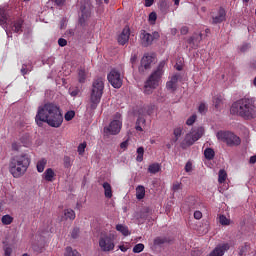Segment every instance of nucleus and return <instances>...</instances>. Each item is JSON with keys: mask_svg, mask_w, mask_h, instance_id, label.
I'll use <instances>...</instances> for the list:
<instances>
[{"mask_svg": "<svg viewBox=\"0 0 256 256\" xmlns=\"http://www.w3.org/2000/svg\"><path fill=\"white\" fill-rule=\"evenodd\" d=\"M171 33L172 35H177V28H172Z\"/></svg>", "mask_w": 256, "mask_h": 256, "instance_id": "e2e57ef3", "label": "nucleus"}, {"mask_svg": "<svg viewBox=\"0 0 256 256\" xmlns=\"http://www.w3.org/2000/svg\"><path fill=\"white\" fill-rule=\"evenodd\" d=\"M46 166H47V159L42 158V159L38 160V162L36 164V169H37L38 173H43L45 171Z\"/></svg>", "mask_w": 256, "mask_h": 256, "instance_id": "4be33fe9", "label": "nucleus"}, {"mask_svg": "<svg viewBox=\"0 0 256 256\" xmlns=\"http://www.w3.org/2000/svg\"><path fill=\"white\" fill-rule=\"evenodd\" d=\"M185 171H186V173H191V171H193V164L191 162L186 163Z\"/></svg>", "mask_w": 256, "mask_h": 256, "instance_id": "a18cd8bd", "label": "nucleus"}, {"mask_svg": "<svg viewBox=\"0 0 256 256\" xmlns=\"http://www.w3.org/2000/svg\"><path fill=\"white\" fill-rule=\"evenodd\" d=\"M13 248L9 245L4 246V256H11Z\"/></svg>", "mask_w": 256, "mask_h": 256, "instance_id": "58836bf2", "label": "nucleus"}, {"mask_svg": "<svg viewBox=\"0 0 256 256\" xmlns=\"http://www.w3.org/2000/svg\"><path fill=\"white\" fill-rule=\"evenodd\" d=\"M64 256H81L77 250H73L71 247H67Z\"/></svg>", "mask_w": 256, "mask_h": 256, "instance_id": "c85d7f7f", "label": "nucleus"}, {"mask_svg": "<svg viewBox=\"0 0 256 256\" xmlns=\"http://www.w3.org/2000/svg\"><path fill=\"white\" fill-rule=\"evenodd\" d=\"M155 245H163V243H165V239L158 237L154 240Z\"/></svg>", "mask_w": 256, "mask_h": 256, "instance_id": "09e8293b", "label": "nucleus"}, {"mask_svg": "<svg viewBox=\"0 0 256 256\" xmlns=\"http://www.w3.org/2000/svg\"><path fill=\"white\" fill-rule=\"evenodd\" d=\"M1 221L3 225H11L13 223V217L10 215H4Z\"/></svg>", "mask_w": 256, "mask_h": 256, "instance_id": "473e14b6", "label": "nucleus"}, {"mask_svg": "<svg viewBox=\"0 0 256 256\" xmlns=\"http://www.w3.org/2000/svg\"><path fill=\"white\" fill-rule=\"evenodd\" d=\"M149 21H150V23H155V21H157V13H155V12L150 13Z\"/></svg>", "mask_w": 256, "mask_h": 256, "instance_id": "c03bdc74", "label": "nucleus"}, {"mask_svg": "<svg viewBox=\"0 0 256 256\" xmlns=\"http://www.w3.org/2000/svg\"><path fill=\"white\" fill-rule=\"evenodd\" d=\"M81 17L79 19L81 25L87 21L88 17H91V8L89 6H82L81 8Z\"/></svg>", "mask_w": 256, "mask_h": 256, "instance_id": "dca6fc26", "label": "nucleus"}, {"mask_svg": "<svg viewBox=\"0 0 256 256\" xmlns=\"http://www.w3.org/2000/svg\"><path fill=\"white\" fill-rule=\"evenodd\" d=\"M73 117H75V111H68L65 114L64 119H65V121H71L73 119Z\"/></svg>", "mask_w": 256, "mask_h": 256, "instance_id": "4c0bfd02", "label": "nucleus"}, {"mask_svg": "<svg viewBox=\"0 0 256 256\" xmlns=\"http://www.w3.org/2000/svg\"><path fill=\"white\" fill-rule=\"evenodd\" d=\"M145 123V118H138L136 122V131H143V128L141 127Z\"/></svg>", "mask_w": 256, "mask_h": 256, "instance_id": "f704fd0d", "label": "nucleus"}, {"mask_svg": "<svg viewBox=\"0 0 256 256\" xmlns=\"http://www.w3.org/2000/svg\"><path fill=\"white\" fill-rule=\"evenodd\" d=\"M19 149H21V144H19V142H13L12 143V150L13 151H19Z\"/></svg>", "mask_w": 256, "mask_h": 256, "instance_id": "de8ad7c7", "label": "nucleus"}, {"mask_svg": "<svg viewBox=\"0 0 256 256\" xmlns=\"http://www.w3.org/2000/svg\"><path fill=\"white\" fill-rule=\"evenodd\" d=\"M159 39V32L148 33L142 30L140 33V43L143 47H149L155 40Z\"/></svg>", "mask_w": 256, "mask_h": 256, "instance_id": "9b49d317", "label": "nucleus"}, {"mask_svg": "<svg viewBox=\"0 0 256 256\" xmlns=\"http://www.w3.org/2000/svg\"><path fill=\"white\" fill-rule=\"evenodd\" d=\"M165 73V60L161 61L156 69L152 71L147 80L144 83L145 95H151L154 89H157L161 85V79Z\"/></svg>", "mask_w": 256, "mask_h": 256, "instance_id": "20e7f679", "label": "nucleus"}, {"mask_svg": "<svg viewBox=\"0 0 256 256\" xmlns=\"http://www.w3.org/2000/svg\"><path fill=\"white\" fill-rule=\"evenodd\" d=\"M179 78V74L172 75L169 81L166 83V89L171 91V93H175V91H177V83H179Z\"/></svg>", "mask_w": 256, "mask_h": 256, "instance_id": "ddd939ff", "label": "nucleus"}, {"mask_svg": "<svg viewBox=\"0 0 256 256\" xmlns=\"http://www.w3.org/2000/svg\"><path fill=\"white\" fill-rule=\"evenodd\" d=\"M29 71H31V68H27V67H25V65L21 69L22 75H27V73H29Z\"/></svg>", "mask_w": 256, "mask_h": 256, "instance_id": "5fc2aeb1", "label": "nucleus"}, {"mask_svg": "<svg viewBox=\"0 0 256 256\" xmlns=\"http://www.w3.org/2000/svg\"><path fill=\"white\" fill-rule=\"evenodd\" d=\"M22 256H30L29 254H27V253H24Z\"/></svg>", "mask_w": 256, "mask_h": 256, "instance_id": "774afa93", "label": "nucleus"}, {"mask_svg": "<svg viewBox=\"0 0 256 256\" xmlns=\"http://www.w3.org/2000/svg\"><path fill=\"white\" fill-rule=\"evenodd\" d=\"M70 95H71L72 97H77V95H79V90L76 89V90L70 91Z\"/></svg>", "mask_w": 256, "mask_h": 256, "instance_id": "bf43d9fd", "label": "nucleus"}, {"mask_svg": "<svg viewBox=\"0 0 256 256\" xmlns=\"http://www.w3.org/2000/svg\"><path fill=\"white\" fill-rule=\"evenodd\" d=\"M213 105L216 109H219L223 105V96L221 94L214 96Z\"/></svg>", "mask_w": 256, "mask_h": 256, "instance_id": "393cba45", "label": "nucleus"}, {"mask_svg": "<svg viewBox=\"0 0 256 256\" xmlns=\"http://www.w3.org/2000/svg\"><path fill=\"white\" fill-rule=\"evenodd\" d=\"M153 63H155V57L149 54L144 55L139 66L140 73H145L147 69H151V65H153Z\"/></svg>", "mask_w": 256, "mask_h": 256, "instance_id": "f8f14e48", "label": "nucleus"}, {"mask_svg": "<svg viewBox=\"0 0 256 256\" xmlns=\"http://www.w3.org/2000/svg\"><path fill=\"white\" fill-rule=\"evenodd\" d=\"M79 234V229H74L72 232L73 239H77V235Z\"/></svg>", "mask_w": 256, "mask_h": 256, "instance_id": "052dcab7", "label": "nucleus"}, {"mask_svg": "<svg viewBox=\"0 0 256 256\" xmlns=\"http://www.w3.org/2000/svg\"><path fill=\"white\" fill-rule=\"evenodd\" d=\"M130 61L131 63H135L137 61V56L136 55L132 56Z\"/></svg>", "mask_w": 256, "mask_h": 256, "instance_id": "680f3d73", "label": "nucleus"}, {"mask_svg": "<svg viewBox=\"0 0 256 256\" xmlns=\"http://www.w3.org/2000/svg\"><path fill=\"white\" fill-rule=\"evenodd\" d=\"M173 191H179L181 189V183L175 182L172 186Z\"/></svg>", "mask_w": 256, "mask_h": 256, "instance_id": "8fccbe9b", "label": "nucleus"}, {"mask_svg": "<svg viewBox=\"0 0 256 256\" xmlns=\"http://www.w3.org/2000/svg\"><path fill=\"white\" fill-rule=\"evenodd\" d=\"M199 113H207V105L205 103H201L198 107Z\"/></svg>", "mask_w": 256, "mask_h": 256, "instance_id": "a19ab883", "label": "nucleus"}, {"mask_svg": "<svg viewBox=\"0 0 256 256\" xmlns=\"http://www.w3.org/2000/svg\"><path fill=\"white\" fill-rule=\"evenodd\" d=\"M145 249V245L139 243L133 247V253H141Z\"/></svg>", "mask_w": 256, "mask_h": 256, "instance_id": "c9c22d12", "label": "nucleus"}, {"mask_svg": "<svg viewBox=\"0 0 256 256\" xmlns=\"http://www.w3.org/2000/svg\"><path fill=\"white\" fill-rule=\"evenodd\" d=\"M107 79L110 85L114 87V89H121V87L123 86V77H121V73H119V71L115 69L110 71V73L107 76Z\"/></svg>", "mask_w": 256, "mask_h": 256, "instance_id": "9d476101", "label": "nucleus"}, {"mask_svg": "<svg viewBox=\"0 0 256 256\" xmlns=\"http://www.w3.org/2000/svg\"><path fill=\"white\" fill-rule=\"evenodd\" d=\"M176 69H177V71H181V69H183V67L177 66Z\"/></svg>", "mask_w": 256, "mask_h": 256, "instance_id": "338daca9", "label": "nucleus"}, {"mask_svg": "<svg viewBox=\"0 0 256 256\" xmlns=\"http://www.w3.org/2000/svg\"><path fill=\"white\" fill-rule=\"evenodd\" d=\"M58 45H59L60 47H65V46L67 45V41H66L64 38H60V39L58 40Z\"/></svg>", "mask_w": 256, "mask_h": 256, "instance_id": "3c124183", "label": "nucleus"}, {"mask_svg": "<svg viewBox=\"0 0 256 256\" xmlns=\"http://www.w3.org/2000/svg\"><path fill=\"white\" fill-rule=\"evenodd\" d=\"M29 165H31V159L26 154L14 156L10 160L9 172L15 179H19L20 177H23L25 173H27Z\"/></svg>", "mask_w": 256, "mask_h": 256, "instance_id": "7ed1b4c3", "label": "nucleus"}, {"mask_svg": "<svg viewBox=\"0 0 256 256\" xmlns=\"http://www.w3.org/2000/svg\"><path fill=\"white\" fill-rule=\"evenodd\" d=\"M181 0H173L174 2V5H176V7H179V3H180Z\"/></svg>", "mask_w": 256, "mask_h": 256, "instance_id": "69168bd1", "label": "nucleus"}, {"mask_svg": "<svg viewBox=\"0 0 256 256\" xmlns=\"http://www.w3.org/2000/svg\"><path fill=\"white\" fill-rule=\"evenodd\" d=\"M220 225H231V219L227 218L225 215L219 216Z\"/></svg>", "mask_w": 256, "mask_h": 256, "instance_id": "2f4dec72", "label": "nucleus"}, {"mask_svg": "<svg viewBox=\"0 0 256 256\" xmlns=\"http://www.w3.org/2000/svg\"><path fill=\"white\" fill-rule=\"evenodd\" d=\"M180 33H181V35H187V33H189V28L186 27V26H183V27L180 29Z\"/></svg>", "mask_w": 256, "mask_h": 256, "instance_id": "603ef678", "label": "nucleus"}, {"mask_svg": "<svg viewBox=\"0 0 256 256\" xmlns=\"http://www.w3.org/2000/svg\"><path fill=\"white\" fill-rule=\"evenodd\" d=\"M226 143L227 145H239V143H241V139L237 135L230 132Z\"/></svg>", "mask_w": 256, "mask_h": 256, "instance_id": "6ab92c4d", "label": "nucleus"}, {"mask_svg": "<svg viewBox=\"0 0 256 256\" xmlns=\"http://www.w3.org/2000/svg\"><path fill=\"white\" fill-rule=\"evenodd\" d=\"M145 198V186L139 185L136 187V199L141 201Z\"/></svg>", "mask_w": 256, "mask_h": 256, "instance_id": "5701e85b", "label": "nucleus"}, {"mask_svg": "<svg viewBox=\"0 0 256 256\" xmlns=\"http://www.w3.org/2000/svg\"><path fill=\"white\" fill-rule=\"evenodd\" d=\"M204 157L208 159V161H211V159L215 157V150H213L212 148H206L204 150Z\"/></svg>", "mask_w": 256, "mask_h": 256, "instance_id": "a878e982", "label": "nucleus"}, {"mask_svg": "<svg viewBox=\"0 0 256 256\" xmlns=\"http://www.w3.org/2000/svg\"><path fill=\"white\" fill-rule=\"evenodd\" d=\"M202 135H205V129L203 127L193 128L190 133L186 134L184 145H186V147H191V145L201 139Z\"/></svg>", "mask_w": 256, "mask_h": 256, "instance_id": "6e6552de", "label": "nucleus"}, {"mask_svg": "<svg viewBox=\"0 0 256 256\" xmlns=\"http://www.w3.org/2000/svg\"><path fill=\"white\" fill-rule=\"evenodd\" d=\"M42 177L45 181L53 183V181H55V171L52 168H48L45 170Z\"/></svg>", "mask_w": 256, "mask_h": 256, "instance_id": "f3484780", "label": "nucleus"}, {"mask_svg": "<svg viewBox=\"0 0 256 256\" xmlns=\"http://www.w3.org/2000/svg\"><path fill=\"white\" fill-rule=\"evenodd\" d=\"M55 1V4L58 6V7H63V5H65V1L66 0H54Z\"/></svg>", "mask_w": 256, "mask_h": 256, "instance_id": "4d7b16f0", "label": "nucleus"}, {"mask_svg": "<svg viewBox=\"0 0 256 256\" xmlns=\"http://www.w3.org/2000/svg\"><path fill=\"white\" fill-rule=\"evenodd\" d=\"M231 132H227V131H218L216 133V137L218 139V141H222L223 143H227V140L229 139V135Z\"/></svg>", "mask_w": 256, "mask_h": 256, "instance_id": "412c9836", "label": "nucleus"}, {"mask_svg": "<svg viewBox=\"0 0 256 256\" xmlns=\"http://www.w3.org/2000/svg\"><path fill=\"white\" fill-rule=\"evenodd\" d=\"M75 219V211L72 209L64 210V216L62 217V221H73Z\"/></svg>", "mask_w": 256, "mask_h": 256, "instance_id": "aec40b11", "label": "nucleus"}, {"mask_svg": "<svg viewBox=\"0 0 256 256\" xmlns=\"http://www.w3.org/2000/svg\"><path fill=\"white\" fill-rule=\"evenodd\" d=\"M116 230L119 231V233H122L124 237L131 235V232H129V228H127V226L125 225H122V224L116 225Z\"/></svg>", "mask_w": 256, "mask_h": 256, "instance_id": "b1692460", "label": "nucleus"}, {"mask_svg": "<svg viewBox=\"0 0 256 256\" xmlns=\"http://www.w3.org/2000/svg\"><path fill=\"white\" fill-rule=\"evenodd\" d=\"M148 171L155 175V173H159V171H161V165L158 163H153L148 167Z\"/></svg>", "mask_w": 256, "mask_h": 256, "instance_id": "bb28decb", "label": "nucleus"}, {"mask_svg": "<svg viewBox=\"0 0 256 256\" xmlns=\"http://www.w3.org/2000/svg\"><path fill=\"white\" fill-rule=\"evenodd\" d=\"M173 134L175 137V141H179V137L183 135V128L181 127L175 128Z\"/></svg>", "mask_w": 256, "mask_h": 256, "instance_id": "72a5a7b5", "label": "nucleus"}, {"mask_svg": "<svg viewBox=\"0 0 256 256\" xmlns=\"http://www.w3.org/2000/svg\"><path fill=\"white\" fill-rule=\"evenodd\" d=\"M85 149H87V143L86 142H83V143L79 144L78 154L83 155V153H85Z\"/></svg>", "mask_w": 256, "mask_h": 256, "instance_id": "e433bc0d", "label": "nucleus"}, {"mask_svg": "<svg viewBox=\"0 0 256 256\" xmlns=\"http://www.w3.org/2000/svg\"><path fill=\"white\" fill-rule=\"evenodd\" d=\"M119 249H120L123 253H125V251H127V248H126L125 246H120Z\"/></svg>", "mask_w": 256, "mask_h": 256, "instance_id": "0e129e2a", "label": "nucleus"}, {"mask_svg": "<svg viewBox=\"0 0 256 256\" xmlns=\"http://www.w3.org/2000/svg\"><path fill=\"white\" fill-rule=\"evenodd\" d=\"M203 217V213H201V211H195L194 212V218L195 219H201Z\"/></svg>", "mask_w": 256, "mask_h": 256, "instance_id": "864d4df0", "label": "nucleus"}, {"mask_svg": "<svg viewBox=\"0 0 256 256\" xmlns=\"http://www.w3.org/2000/svg\"><path fill=\"white\" fill-rule=\"evenodd\" d=\"M120 147L123 149V151H125V149H127V147H129V141H124L120 144Z\"/></svg>", "mask_w": 256, "mask_h": 256, "instance_id": "6e6d98bb", "label": "nucleus"}, {"mask_svg": "<svg viewBox=\"0 0 256 256\" xmlns=\"http://www.w3.org/2000/svg\"><path fill=\"white\" fill-rule=\"evenodd\" d=\"M0 25L5 29L8 37L9 31H13V33H21L23 31V20L18 19L11 25V19H9V15L3 8H0Z\"/></svg>", "mask_w": 256, "mask_h": 256, "instance_id": "423d86ee", "label": "nucleus"}, {"mask_svg": "<svg viewBox=\"0 0 256 256\" xmlns=\"http://www.w3.org/2000/svg\"><path fill=\"white\" fill-rule=\"evenodd\" d=\"M130 35L131 30L129 29V27L126 26L118 36L119 45H125L126 43H128Z\"/></svg>", "mask_w": 256, "mask_h": 256, "instance_id": "4468645a", "label": "nucleus"}, {"mask_svg": "<svg viewBox=\"0 0 256 256\" xmlns=\"http://www.w3.org/2000/svg\"><path fill=\"white\" fill-rule=\"evenodd\" d=\"M64 167L66 168L71 167V158L69 156L64 157Z\"/></svg>", "mask_w": 256, "mask_h": 256, "instance_id": "37998d69", "label": "nucleus"}, {"mask_svg": "<svg viewBox=\"0 0 256 256\" xmlns=\"http://www.w3.org/2000/svg\"><path fill=\"white\" fill-rule=\"evenodd\" d=\"M247 249H249V246L247 244L242 246V248L240 249L239 255L244 256L245 253L247 252Z\"/></svg>", "mask_w": 256, "mask_h": 256, "instance_id": "49530a36", "label": "nucleus"}, {"mask_svg": "<svg viewBox=\"0 0 256 256\" xmlns=\"http://www.w3.org/2000/svg\"><path fill=\"white\" fill-rule=\"evenodd\" d=\"M102 187L104 189V195L107 199H111L113 197V189L111 188V184L109 182H104L102 184Z\"/></svg>", "mask_w": 256, "mask_h": 256, "instance_id": "a211bd4d", "label": "nucleus"}, {"mask_svg": "<svg viewBox=\"0 0 256 256\" xmlns=\"http://www.w3.org/2000/svg\"><path fill=\"white\" fill-rule=\"evenodd\" d=\"M232 115H239L243 119H255L256 105L255 100L251 98H243L234 102L230 108Z\"/></svg>", "mask_w": 256, "mask_h": 256, "instance_id": "f03ea898", "label": "nucleus"}, {"mask_svg": "<svg viewBox=\"0 0 256 256\" xmlns=\"http://www.w3.org/2000/svg\"><path fill=\"white\" fill-rule=\"evenodd\" d=\"M105 89V82L103 78H97L92 84V90L90 94L89 108L92 111L97 109L99 103H101V98L103 97V91Z\"/></svg>", "mask_w": 256, "mask_h": 256, "instance_id": "39448f33", "label": "nucleus"}, {"mask_svg": "<svg viewBox=\"0 0 256 256\" xmlns=\"http://www.w3.org/2000/svg\"><path fill=\"white\" fill-rule=\"evenodd\" d=\"M144 154H145V149L143 147H139L137 149V157H136V161H138V163H141V161H143Z\"/></svg>", "mask_w": 256, "mask_h": 256, "instance_id": "c756f323", "label": "nucleus"}, {"mask_svg": "<svg viewBox=\"0 0 256 256\" xmlns=\"http://www.w3.org/2000/svg\"><path fill=\"white\" fill-rule=\"evenodd\" d=\"M155 0H145V7H151Z\"/></svg>", "mask_w": 256, "mask_h": 256, "instance_id": "13d9d810", "label": "nucleus"}, {"mask_svg": "<svg viewBox=\"0 0 256 256\" xmlns=\"http://www.w3.org/2000/svg\"><path fill=\"white\" fill-rule=\"evenodd\" d=\"M85 79H87V71L80 69L78 72L79 83H85Z\"/></svg>", "mask_w": 256, "mask_h": 256, "instance_id": "cd10ccee", "label": "nucleus"}, {"mask_svg": "<svg viewBox=\"0 0 256 256\" xmlns=\"http://www.w3.org/2000/svg\"><path fill=\"white\" fill-rule=\"evenodd\" d=\"M224 181H227V172L220 170L218 173V183H223Z\"/></svg>", "mask_w": 256, "mask_h": 256, "instance_id": "7c9ffc66", "label": "nucleus"}, {"mask_svg": "<svg viewBox=\"0 0 256 256\" xmlns=\"http://www.w3.org/2000/svg\"><path fill=\"white\" fill-rule=\"evenodd\" d=\"M197 41H201V34H198L196 38H195V36L191 37L188 40V43H193V45H195V43H197Z\"/></svg>", "mask_w": 256, "mask_h": 256, "instance_id": "79ce46f5", "label": "nucleus"}, {"mask_svg": "<svg viewBox=\"0 0 256 256\" xmlns=\"http://www.w3.org/2000/svg\"><path fill=\"white\" fill-rule=\"evenodd\" d=\"M35 121L39 126L43 125V123H47L49 127L57 129L63 125V114L61 113V108H59L57 104L51 102L39 106Z\"/></svg>", "mask_w": 256, "mask_h": 256, "instance_id": "f257e3e1", "label": "nucleus"}, {"mask_svg": "<svg viewBox=\"0 0 256 256\" xmlns=\"http://www.w3.org/2000/svg\"><path fill=\"white\" fill-rule=\"evenodd\" d=\"M195 121H197V115L193 114L192 116H190L187 119L186 125H193V123H195Z\"/></svg>", "mask_w": 256, "mask_h": 256, "instance_id": "ea45409f", "label": "nucleus"}, {"mask_svg": "<svg viewBox=\"0 0 256 256\" xmlns=\"http://www.w3.org/2000/svg\"><path fill=\"white\" fill-rule=\"evenodd\" d=\"M117 236L113 233L104 234L99 239V247L104 253H109L115 249V239Z\"/></svg>", "mask_w": 256, "mask_h": 256, "instance_id": "0eeeda50", "label": "nucleus"}, {"mask_svg": "<svg viewBox=\"0 0 256 256\" xmlns=\"http://www.w3.org/2000/svg\"><path fill=\"white\" fill-rule=\"evenodd\" d=\"M227 17V12L225 11V8H219L217 13L212 16V23H223Z\"/></svg>", "mask_w": 256, "mask_h": 256, "instance_id": "2eb2a0df", "label": "nucleus"}, {"mask_svg": "<svg viewBox=\"0 0 256 256\" xmlns=\"http://www.w3.org/2000/svg\"><path fill=\"white\" fill-rule=\"evenodd\" d=\"M122 125L121 114H116V119L110 123L109 127L104 128V133L107 135H117L121 131Z\"/></svg>", "mask_w": 256, "mask_h": 256, "instance_id": "1a4fd4ad", "label": "nucleus"}]
</instances>
